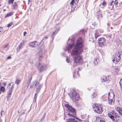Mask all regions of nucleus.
I'll return each mask as SVG.
<instances>
[{
	"label": "nucleus",
	"mask_w": 122,
	"mask_h": 122,
	"mask_svg": "<svg viewBox=\"0 0 122 122\" xmlns=\"http://www.w3.org/2000/svg\"><path fill=\"white\" fill-rule=\"evenodd\" d=\"M83 41L81 38L77 41L75 47L71 53L72 55H77L80 54L83 51L82 48L83 46Z\"/></svg>",
	"instance_id": "nucleus-1"
},
{
	"label": "nucleus",
	"mask_w": 122,
	"mask_h": 122,
	"mask_svg": "<svg viewBox=\"0 0 122 122\" xmlns=\"http://www.w3.org/2000/svg\"><path fill=\"white\" fill-rule=\"evenodd\" d=\"M94 111L99 114H101L102 112V105L99 104H95L93 106Z\"/></svg>",
	"instance_id": "nucleus-2"
},
{
	"label": "nucleus",
	"mask_w": 122,
	"mask_h": 122,
	"mask_svg": "<svg viewBox=\"0 0 122 122\" xmlns=\"http://www.w3.org/2000/svg\"><path fill=\"white\" fill-rule=\"evenodd\" d=\"M65 107L67 108L69 111V113L67 114L69 116H72L74 117L75 116L76 112L75 110L71 106L68 104L65 105Z\"/></svg>",
	"instance_id": "nucleus-3"
},
{
	"label": "nucleus",
	"mask_w": 122,
	"mask_h": 122,
	"mask_svg": "<svg viewBox=\"0 0 122 122\" xmlns=\"http://www.w3.org/2000/svg\"><path fill=\"white\" fill-rule=\"evenodd\" d=\"M73 59L74 63L81 64L83 63V57L80 55L74 56Z\"/></svg>",
	"instance_id": "nucleus-4"
},
{
	"label": "nucleus",
	"mask_w": 122,
	"mask_h": 122,
	"mask_svg": "<svg viewBox=\"0 0 122 122\" xmlns=\"http://www.w3.org/2000/svg\"><path fill=\"white\" fill-rule=\"evenodd\" d=\"M13 83H9L8 86L7 87V89L8 91V99L10 98L11 96V95L13 89Z\"/></svg>",
	"instance_id": "nucleus-5"
},
{
	"label": "nucleus",
	"mask_w": 122,
	"mask_h": 122,
	"mask_svg": "<svg viewBox=\"0 0 122 122\" xmlns=\"http://www.w3.org/2000/svg\"><path fill=\"white\" fill-rule=\"evenodd\" d=\"M70 98L74 101L78 100L79 98V95L73 89L72 91V94L70 96Z\"/></svg>",
	"instance_id": "nucleus-6"
},
{
	"label": "nucleus",
	"mask_w": 122,
	"mask_h": 122,
	"mask_svg": "<svg viewBox=\"0 0 122 122\" xmlns=\"http://www.w3.org/2000/svg\"><path fill=\"white\" fill-rule=\"evenodd\" d=\"M119 52H118L116 53L113 56V59L112 61L113 62L117 64L119 62L121 58Z\"/></svg>",
	"instance_id": "nucleus-7"
},
{
	"label": "nucleus",
	"mask_w": 122,
	"mask_h": 122,
	"mask_svg": "<svg viewBox=\"0 0 122 122\" xmlns=\"http://www.w3.org/2000/svg\"><path fill=\"white\" fill-rule=\"evenodd\" d=\"M108 116L114 121H118L119 120V117L117 116L115 113H112V112L108 113Z\"/></svg>",
	"instance_id": "nucleus-8"
},
{
	"label": "nucleus",
	"mask_w": 122,
	"mask_h": 122,
	"mask_svg": "<svg viewBox=\"0 0 122 122\" xmlns=\"http://www.w3.org/2000/svg\"><path fill=\"white\" fill-rule=\"evenodd\" d=\"M41 86V85L39 83L36 86V93L34 95V97L33 100L34 102H36L37 97V94L40 90Z\"/></svg>",
	"instance_id": "nucleus-9"
},
{
	"label": "nucleus",
	"mask_w": 122,
	"mask_h": 122,
	"mask_svg": "<svg viewBox=\"0 0 122 122\" xmlns=\"http://www.w3.org/2000/svg\"><path fill=\"white\" fill-rule=\"evenodd\" d=\"M114 95L112 92H109L108 93V100L109 104H112L113 103V101Z\"/></svg>",
	"instance_id": "nucleus-10"
},
{
	"label": "nucleus",
	"mask_w": 122,
	"mask_h": 122,
	"mask_svg": "<svg viewBox=\"0 0 122 122\" xmlns=\"http://www.w3.org/2000/svg\"><path fill=\"white\" fill-rule=\"evenodd\" d=\"M106 41V39L104 38H100L98 40V44L100 46L103 47L105 45Z\"/></svg>",
	"instance_id": "nucleus-11"
},
{
	"label": "nucleus",
	"mask_w": 122,
	"mask_h": 122,
	"mask_svg": "<svg viewBox=\"0 0 122 122\" xmlns=\"http://www.w3.org/2000/svg\"><path fill=\"white\" fill-rule=\"evenodd\" d=\"M39 83L36 80L32 82L31 83V85L30 86V87L31 88H32L33 87H36L38 84Z\"/></svg>",
	"instance_id": "nucleus-12"
},
{
	"label": "nucleus",
	"mask_w": 122,
	"mask_h": 122,
	"mask_svg": "<svg viewBox=\"0 0 122 122\" xmlns=\"http://www.w3.org/2000/svg\"><path fill=\"white\" fill-rule=\"evenodd\" d=\"M36 43H37V42L35 41L31 42L29 43V46L32 47H36L39 45L38 44H36Z\"/></svg>",
	"instance_id": "nucleus-13"
},
{
	"label": "nucleus",
	"mask_w": 122,
	"mask_h": 122,
	"mask_svg": "<svg viewBox=\"0 0 122 122\" xmlns=\"http://www.w3.org/2000/svg\"><path fill=\"white\" fill-rule=\"evenodd\" d=\"M38 65L37 67L40 71H41L45 69L44 66L41 64L40 62L38 63Z\"/></svg>",
	"instance_id": "nucleus-14"
},
{
	"label": "nucleus",
	"mask_w": 122,
	"mask_h": 122,
	"mask_svg": "<svg viewBox=\"0 0 122 122\" xmlns=\"http://www.w3.org/2000/svg\"><path fill=\"white\" fill-rule=\"evenodd\" d=\"M101 81L102 82H105L107 81V82H109V80H108V78L105 76H103L102 77V78L101 79Z\"/></svg>",
	"instance_id": "nucleus-15"
},
{
	"label": "nucleus",
	"mask_w": 122,
	"mask_h": 122,
	"mask_svg": "<svg viewBox=\"0 0 122 122\" xmlns=\"http://www.w3.org/2000/svg\"><path fill=\"white\" fill-rule=\"evenodd\" d=\"M101 35L100 32L98 30H97L96 31L95 34V37L96 38L98 37Z\"/></svg>",
	"instance_id": "nucleus-16"
},
{
	"label": "nucleus",
	"mask_w": 122,
	"mask_h": 122,
	"mask_svg": "<svg viewBox=\"0 0 122 122\" xmlns=\"http://www.w3.org/2000/svg\"><path fill=\"white\" fill-rule=\"evenodd\" d=\"M60 30L59 28H57L56 30H55L52 33V34L51 35V37L53 39L55 36V34H56Z\"/></svg>",
	"instance_id": "nucleus-17"
},
{
	"label": "nucleus",
	"mask_w": 122,
	"mask_h": 122,
	"mask_svg": "<svg viewBox=\"0 0 122 122\" xmlns=\"http://www.w3.org/2000/svg\"><path fill=\"white\" fill-rule=\"evenodd\" d=\"M66 122H78L76 120H75L74 119L69 118L68 119H67L66 120Z\"/></svg>",
	"instance_id": "nucleus-18"
},
{
	"label": "nucleus",
	"mask_w": 122,
	"mask_h": 122,
	"mask_svg": "<svg viewBox=\"0 0 122 122\" xmlns=\"http://www.w3.org/2000/svg\"><path fill=\"white\" fill-rule=\"evenodd\" d=\"M74 0H72L70 3V4L71 5V8H73V9L75 8L76 5V4L73 3V2L74 1Z\"/></svg>",
	"instance_id": "nucleus-19"
},
{
	"label": "nucleus",
	"mask_w": 122,
	"mask_h": 122,
	"mask_svg": "<svg viewBox=\"0 0 122 122\" xmlns=\"http://www.w3.org/2000/svg\"><path fill=\"white\" fill-rule=\"evenodd\" d=\"M43 58V54L41 53H40L38 56V58L40 61H41Z\"/></svg>",
	"instance_id": "nucleus-20"
},
{
	"label": "nucleus",
	"mask_w": 122,
	"mask_h": 122,
	"mask_svg": "<svg viewBox=\"0 0 122 122\" xmlns=\"http://www.w3.org/2000/svg\"><path fill=\"white\" fill-rule=\"evenodd\" d=\"M73 46V42H72L70 44H69L68 46L66 47V49L68 50L71 48Z\"/></svg>",
	"instance_id": "nucleus-21"
},
{
	"label": "nucleus",
	"mask_w": 122,
	"mask_h": 122,
	"mask_svg": "<svg viewBox=\"0 0 122 122\" xmlns=\"http://www.w3.org/2000/svg\"><path fill=\"white\" fill-rule=\"evenodd\" d=\"M13 14V12H11L8 13L7 15L5 16V17H9L11 16Z\"/></svg>",
	"instance_id": "nucleus-22"
},
{
	"label": "nucleus",
	"mask_w": 122,
	"mask_h": 122,
	"mask_svg": "<svg viewBox=\"0 0 122 122\" xmlns=\"http://www.w3.org/2000/svg\"><path fill=\"white\" fill-rule=\"evenodd\" d=\"M13 6L14 9H16L18 8V5L16 2H15L14 3Z\"/></svg>",
	"instance_id": "nucleus-23"
},
{
	"label": "nucleus",
	"mask_w": 122,
	"mask_h": 122,
	"mask_svg": "<svg viewBox=\"0 0 122 122\" xmlns=\"http://www.w3.org/2000/svg\"><path fill=\"white\" fill-rule=\"evenodd\" d=\"M97 96V94L96 93H94L91 96V97L92 98H95Z\"/></svg>",
	"instance_id": "nucleus-24"
},
{
	"label": "nucleus",
	"mask_w": 122,
	"mask_h": 122,
	"mask_svg": "<svg viewBox=\"0 0 122 122\" xmlns=\"http://www.w3.org/2000/svg\"><path fill=\"white\" fill-rule=\"evenodd\" d=\"M116 110L120 114L121 111H122V109L121 108L119 107H117L116 108Z\"/></svg>",
	"instance_id": "nucleus-25"
},
{
	"label": "nucleus",
	"mask_w": 122,
	"mask_h": 122,
	"mask_svg": "<svg viewBox=\"0 0 122 122\" xmlns=\"http://www.w3.org/2000/svg\"><path fill=\"white\" fill-rule=\"evenodd\" d=\"M22 47H23L22 46L19 45L18 47L17 48V51H20V49H21Z\"/></svg>",
	"instance_id": "nucleus-26"
},
{
	"label": "nucleus",
	"mask_w": 122,
	"mask_h": 122,
	"mask_svg": "<svg viewBox=\"0 0 122 122\" xmlns=\"http://www.w3.org/2000/svg\"><path fill=\"white\" fill-rule=\"evenodd\" d=\"M24 41L23 40H22V41L20 43V44L19 45L23 47L24 45Z\"/></svg>",
	"instance_id": "nucleus-27"
},
{
	"label": "nucleus",
	"mask_w": 122,
	"mask_h": 122,
	"mask_svg": "<svg viewBox=\"0 0 122 122\" xmlns=\"http://www.w3.org/2000/svg\"><path fill=\"white\" fill-rule=\"evenodd\" d=\"M24 41L23 40H22V41L20 43V44L19 45L23 47L24 45Z\"/></svg>",
	"instance_id": "nucleus-28"
},
{
	"label": "nucleus",
	"mask_w": 122,
	"mask_h": 122,
	"mask_svg": "<svg viewBox=\"0 0 122 122\" xmlns=\"http://www.w3.org/2000/svg\"><path fill=\"white\" fill-rule=\"evenodd\" d=\"M20 80H19V79H17L15 81V83H16L17 84H19Z\"/></svg>",
	"instance_id": "nucleus-29"
},
{
	"label": "nucleus",
	"mask_w": 122,
	"mask_h": 122,
	"mask_svg": "<svg viewBox=\"0 0 122 122\" xmlns=\"http://www.w3.org/2000/svg\"><path fill=\"white\" fill-rule=\"evenodd\" d=\"M78 0H76L75 1L74 0V1L73 2V3L76 5L78 3Z\"/></svg>",
	"instance_id": "nucleus-30"
},
{
	"label": "nucleus",
	"mask_w": 122,
	"mask_h": 122,
	"mask_svg": "<svg viewBox=\"0 0 122 122\" xmlns=\"http://www.w3.org/2000/svg\"><path fill=\"white\" fill-rule=\"evenodd\" d=\"M5 114V112L3 111H2L1 112V116H2L4 115Z\"/></svg>",
	"instance_id": "nucleus-31"
},
{
	"label": "nucleus",
	"mask_w": 122,
	"mask_h": 122,
	"mask_svg": "<svg viewBox=\"0 0 122 122\" xmlns=\"http://www.w3.org/2000/svg\"><path fill=\"white\" fill-rule=\"evenodd\" d=\"M31 79H32L31 77L30 79H28V81L27 82L28 84H29V83L30 84V83Z\"/></svg>",
	"instance_id": "nucleus-32"
},
{
	"label": "nucleus",
	"mask_w": 122,
	"mask_h": 122,
	"mask_svg": "<svg viewBox=\"0 0 122 122\" xmlns=\"http://www.w3.org/2000/svg\"><path fill=\"white\" fill-rule=\"evenodd\" d=\"M0 90L2 91H4L5 90L4 87L3 86H1L0 88Z\"/></svg>",
	"instance_id": "nucleus-33"
},
{
	"label": "nucleus",
	"mask_w": 122,
	"mask_h": 122,
	"mask_svg": "<svg viewBox=\"0 0 122 122\" xmlns=\"http://www.w3.org/2000/svg\"><path fill=\"white\" fill-rule=\"evenodd\" d=\"M94 66H95V65H96L97 63V59H96L94 60Z\"/></svg>",
	"instance_id": "nucleus-34"
},
{
	"label": "nucleus",
	"mask_w": 122,
	"mask_h": 122,
	"mask_svg": "<svg viewBox=\"0 0 122 122\" xmlns=\"http://www.w3.org/2000/svg\"><path fill=\"white\" fill-rule=\"evenodd\" d=\"M14 0H9L8 3H11V4H13Z\"/></svg>",
	"instance_id": "nucleus-35"
},
{
	"label": "nucleus",
	"mask_w": 122,
	"mask_h": 122,
	"mask_svg": "<svg viewBox=\"0 0 122 122\" xmlns=\"http://www.w3.org/2000/svg\"><path fill=\"white\" fill-rule=\"evenodd\" d=\"M46 114L45 113L44 114V115L43 116V118H42L41 119V121H43L44 120V118H45V116Z\"/></svg>",
	"instance_id": "nucleus-36"
},
{
	"label": "nucleus",
	"mask_w": 122,
	"mask_h": 122,
	"mask_svg": "<svg viewBox=\"0 0 122 122\" xmlns=\"http://www.w3.org/2000/svg\"><path fill=\"white\" fill-rule=\"evenodd\" d=\"M12 23H10V24H8V25L7 26L8 27H10L11 26V25H12Z\"/></svg>",
	"instance_id": "nucleus-37"
},
{
	"label": "nucleus",
	"mask_w": 122,
	"mask_h": 122,
	"mask_svg": "<svg viewBox=\"0 0 122 122\" xmlns=\"http://www.w3.org/2000/svg\"><path fill=\"white\" fill-rule=\"evenodd\" d=\"M66 62L68 63H69L70 62V59L67 57H66Z\"/></svg>",
	"instance_id": "nucleus-38"
},
{
	"label": "nucleus",
	"mask_w": 122,
	"mask_h": 122,
	"mask_svg": "<svg viewBox=\"0 0 122 122\" xmlns=\"http://www.w3.org/2000/svg\"><path fill=\"white\" fill-rule=\"evenodd\" d=\"M47 38V37L46 36L45 37L43 38L42 40L41 41V42H42V41H45V40Z\"/></svg>",
	"instance_id": "nucleus-39"
},
{
	"label": "nucleus",
	"mask_w": 122,
	"mask_h": 122,
	"mask_svg": "<svg viewBox=\"0 0 122 122\" xmlns=\"http://www.w3.org/2000/svg\"><path fill=\"white\" fill-rule=\"evenodd\" d=\"M119 83L120 85H122V78L121 79Z\"/></svg>",
	"instance_id": "nucleus-40"
},
{
	"label": "nucleus",
	"mask_w": 122,
	"mask_h": 122,
	"mask_svg": "<svg viewBox=\"0 0 122 122\" xmlns=\"http://www.w3.org/2000/svg\"><path fill=\"white\" fill-rule=\"evenodd\" d=\"M106 4V2L105 1H103L102 3V5H104Z\"/></svg>",
	"instance_id": "nucleus-41"
},
{
	"label": "nucleus",
	"mask_w": 122,
	"mask_h": 122,
	"mask_svg": "<svg viewBox=\"0 0 122 122\" xmlns=\"http://www.w3.org/2000/svg\"><path fill=\"white\" fill-rule=\"evenodd\" d=\"M8 45L7 44V45H5L4 47V48H8Z\"/></svg>",
	"instance_id": "nucleus-42"
},
{
	"label": "nucleus",
	"mask_w": 122,
	"mask_h": 122,
	"mask_svg": "<svg viewBox=\"0 0 122 122\" xmlns=\"http://www.w3.org/2000/svg\"><path fill=\"white\" fill-rule=\"evenodd\" d=\"M99 122H106L104 121L103 119H101L100 120Z\"/></svg>",
	"instance_id": "nucleus-43"
},
{
	"label": "nucleus",
	"mask_w": 122,
	"mask_h": 122,
	"mask_svg": "<svg viewBox=\"0 0 122 122\" xmlns=\"http://www.w3.org/2000/svg\"><path fill=\"white\" fill-rule=\"evenodd\" d=\"M3 30V28L2 27H0V32H1Z\"/></svg>",
	"instance_id": "nucleus-44"
},
{
	"label": "nucleus",
	"mask_w": 122,
	"mask_h": 122,
	"mask_svg": "<svg viewBox=\"0 0 122 122\" xmlns=\"http://www.w3.org/2000/svg\"><path fill=\"white\" fill-rule=\"evenodd\" d=\"M21 121V120L20 118H18V121L20 122Z\"/></svg>",
	"instance_id": "nucleus-45"
},
{
	"label": "nucleus",
	"mask_w": 122,
	"mask_h": 122,
	"mask_svg": "<svg viewBox=\"0 0 122 122\" xmlns=\"http://www.w3.org/2000/svg\"><path fill=\"white\" fill-rule=\"evenodd\" d=\"M27 34V33L26 32H24L23 33V35L24 36H25V35Z\"/></svg>",
	"instance_id": "nucleus-46"
},
{
	"label": "nucleus",
	"mask_w": 122,
	"mask_h": 122,
	"mask_svg": "<svg viewBox=\"0 0 122 122\" xmlns=\"http://www.w3.org/2000/svg\"><path fill=\"white\" fill-rule=\"evenodd\" d=\"M114 2V1H112V2H111V3L110 4V5H111V6H112V3L113 2Z\"/></svg>",
	"instance_id": "nucleus-47"
},
{
	"label": "nucleus",
	"mask_w": 122,
	"mask_h": 122,
	"mask_svg": "<svg viewBox=\"0 0 122 122\" xmlns=\"http://www.w3.org/2000/svg\"><path fill=\"white\" fill-rule=\"evenodd\" d=\"M4 49L6 51H7L8 49V48H4Z\"/></svg>",
	"instance_id": "nucleus-48"
},
{
	"label": "nucleus",
	"mask_w": 122,
	"mask_h": 122,
	"mask_svg": "<svg viewBox=\"0 0 122 122\" xmlns=\"http://www.w3.org/2000/svg\"><path fill=\"white\" fill-rule=\"evenodd\" d=\"M11 58V57L10 56H9L7 57V59H10Z\"/></svg>",
	"instance_id": "nucleus-49"
},
{
	"label": "nucleus",
	"mask_w": 122,
	"mask_h": 122,
	"mask_svg": "<svg viewBox=\"0 0 122 122\" xmlns=\"http://www.w3.org/2000/svg\"><path fill=\"white\" fill-rule=\"evenodd\" d=\"M115 70H116V71H118V68L117 67L116 68H115Z\"/></svg>",
	"instance_id": "nucleus-50"
},
{
	"label": "nucleus",
	"mask_w": 122,
	"mask_h": 122,
	"mask_svg": "<svg viewBox=\"0 0 122 122\" xmlns=\"http://www.w3.org/2000/svg\"><path fill=\"white\" fill-rule=\"evenodd\" d=\"M108 36L109 38H110L111 37V35H109L108 36Z\"/></svg>",
	"instance_id": "nucleus-51"
},
{
	"label": "nucleus",
	"mask_w": 122,
	"mask_h": 122,
	"mask_svg": "<svg viewBox=\"0 0 122 122\" xmlns=\"http://www.w3.org/2000/svg\"><path fill=\"white\" fill-rule=\"evenodd\" d=\"M96 118L97 120H98L99 119V117H96Z\"/></svg>",
	"instance_id": "nucleus-52"
},
{
	"label": "nucleus",
	"mask_w": 122,
	"mask_h": 122,
	"mask_svg": "<svg viewBox=\"0 0 122 122\" xmlns=\"http://www.w3.org/2000/svg\"><path fill=\"white\" fill-rule=\"evenodd\" d=\"M120 87L121 89V91H122V85H120Z\"/></svg>",
	"instance_id": "nucleus-53"
},
{
	"label": "nucleus",
	"mask_w": 122,
	"mask_h": 122,
	"mask_svg": "<svg viewBox=\"0 0 122 122\" xmlns=\"http://www.w3.org/2000/svg\"><path fill=\"white\" fill-rule=\"evenodd\" d=\"M30 2H31V1H30V0H28V3L29 4V3Z\"/></svg>",
	"instance_id": "nucleus-54"
},
{
	"label": "nucleus",
	"mask_w": 122,
	"mask_h": 122,
	"mask_svg": "<svg viewBox=\"0 0 122 122\" xmlns=\"http://www.w3.org/2000/svg\"><path fill=\"white\" fill-rule=\"evenodd\" d=\"M29 86V84H28V85L27 86V87L28 88Z\"/></svg>",
	"instance_id": "nucleus-55"
},
{
	"label": "nucleus",
	"mask_w": 122,
	"mask_h": 122,
	"mask_svg": "<svg viewBox=\"0 0 122 122\" xmlns=\"http://www.w3.org/2000/svg\"><path fill=\"white\" fill-rule=\"evenodd\" d=\"M77 74L78 75V76H79V73H78V71H77Z\"/></svg>",
	"instance_id": "nucleus-56"
},
{
	"label": "nucleus",
	"mask_w": 122,
	"mask_h": 122,
	"mask_svg": "<svg viewBox=\"0 0 122 122\" xmlns=\"http://www.w3.org/2000/svg\"><path fill=\"white\" fill-rule=\"evenodd\" d=\"M118 4V3L117 2H116V5H117Z\"/></svg>",
	"instance_id": "nucleus-57"
},
{
	"label": "nucleus",
	"mask_w": 122,
	"mask_h": 122,
	"mask_svg": "<svg viewBox=\"0 0 122 122\" xmlns=\"http://www.w3.org/2000/svg\"><path fill=\"white\" fill-rule=\"evenodd\" d=\"M116 1H115L114 2V3L115 4H116Z\"/></svg>",
	"instance_id": "nucleus-58"
},
{
	"label": "nucleus",
	"mask_w": 122,
	"mask_h": 122,
	"mask_svg": "<svg viewBox=\"0 0 122 122\" xmlns=\"http://www.w3.org/2000/svg\"><path fill=\"white\" fill-rule=\"evenodd\" d=\"M111 29H112L113 28V27H111Z\"/></svg>",
	"instance_id": "nucleus-59"
},
{
	"label": "nucleus",
	"mask_w": 122,
	"mask_h": 122,
	"mask_svg": "<svg viewBox=\"0 0 122 122\" xmlns=\"http://www.w3.org/2000/svg\"><path fill=\"white\" fill-rule=\"evenodd\" d=\"M107 25H109V24L108 23V24H107Z\"/></svg>",
	"instance_id": "nucleus-60"
},
{
	"label": "nucleus",
	"mask_w": 122,
	"mask_h": 122,
	"mask_svg": "<svg viewBox=\"0 0 122 122\" xmlns=\"http://www.w3.org/2000/svg\"><path fill=\"white\" fill-rule=\"evenodd\" d=\"M73 77L74 76V74H73Z\"/></svg>",
	"instance_id": "nucleus-61"
},
{
	"label": "nucleus",
	"mask_w": 122,
	"mask_h": 122,
	"mask_svg": "<svg viewBox=\"0 0 122 122\" xmlns=\"http://www.w3.org/2000/svg\"><path fill=\"white\" fill-rule=\"evenodd\" d=\"M2 121H0V122H2Z\"/></svg>",
	"instance_id": "nucleus-62"
},
{
	"label": "nucleus",
	"mask_w": 122,
	"mask_h": 122,
	"mask_svg": "<svg viewBox=\"0 0 122 122\" xmlns=\"http://www.w3.org/2000/svg\"><path fill=\"white\" fill-rule=\"evenodd\" d=\"M79 69H80V68H78L79 70Z\"/></svg>",
	"instance_id": "nucleus-63"
},
{
	"label": "nucleus",
	"mask_w": 122,
	"mask_h": 122,
	"mask_svg": "<svg viewBox=\"0 0 122 122\" xmlns=\"http://www.w3.org/2000/svg\"><path fill=\"white\" fill-rule=\"evenodd\" d=\"M18 112L19 113V111H18Z\"/></svg>",
	"instance_id": "nucleus-64"
}]
</instances>
